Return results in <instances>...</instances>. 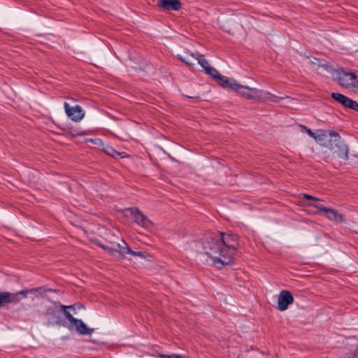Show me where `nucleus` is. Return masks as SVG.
<instances>
[{"instance_id":"9d476101","label":"nucleus","mask_w":358,"mask_h":358,"mask_svg":"<svg viewBox=\"0 0 358 358\" xmlns=\"http://www.w3.org/2000/svg\"><path fill=\"white\" fill-rule=\"evenodd\" d=\"M331 97L341 104H342L343 106L346 108H349L351 109H353L355 110L358 111V103L355 101L352 100L349 97L340 94V93H336L333 92L331 94Z\"/></svg>"},{"instance_id":"f257e3e1","label":"nucleus","mask_w":358,"mask_h":358,"mask_svg":"<svg viewBox=\"0 0 358 358\" xmlns=\"http://www.w3.org/2000/svg\"><path fill=\"white\" fill-rule=\"evenodd\" d=\"M192 245L200 261L222 268L233 262L238 243L236 236L221 233L203 242H193Z\"/></svg>"},{"instance_id":"f8f14e48","label":"nucleus","mask_w":358,"mask_h":358,"mask_svg":"<svg viewBox=\"0 0 358 358\" xmlns=\"http://www.w3.org/2000/svg\"><path fill=\"white\" fill-rule=\"evenodd\" d=\"M310 206H313L317 208L319 210L324 212L325 216L330 220L336 221L337 222L343 221V215L338 213L336 210L332 208H324L317 204H310Z\"/></svg>"},{"instance_id":"b1692460","label":"nucleus","mask_w":358,"mask_h":358,"mask_svg":"<svg viewBox=\"0 0 358 358\" xmlns=\"http://www.w3.org/2000/svg\"><path fill=\"white\" fill-rule=\"evenodd\" d=\"M310 62L313 63V64H315V62L313 60H311V59H310Z\"/></svg>"},{"instance_id":"6ab92c4d","label":"nucleus","mask_w":358,"mask_h":358,"mask_svg":"<svg viewBox=\"0 0 358 358\" xmlns=\"http://www.w3.org/2000/svg\"><path fill=\"white\" fill-rule=\"evenodd\" d=\"M303 197L304 199H312V200H315V201H319L320 199L317 197H315V196H313L311 195H309V194H304L303 195Z\"/></svg>"},{"instance_id":"f3484780","label":"nucleus","mask_w":358,"mask_h":358,"mask_svg":"<svg viewBox=\"0 0 358 358\" xmlns=\"http://www.w3.org/2000/svg\"><path fill=\"white\" fill-rule=\"evenodd\" d=\"M39 289H40V288L22 290V291H20V292H17L15 294H12L16 296L15 301V302H18V301H20V299L17 298V296L19 295L22 296L23 298H27L29 294H35L37 292H38Z\"/></svg>"},{"instance_id":"9b49d317","label":"nucleus","mask_w":358,"mask_h":358,"mask_svg":"<svg viewBox=\"0 0 358 358\" xmlns=\"http://www.w3.org/2000/svg\"><path fill=\"white\" fill-rule=\"evenodd\" d=\"M293 301L294 298L291 293L288 291L282 290L278 296V308L280 311H284L287 309L289 305L292 303Z\"/></svg>"},{"instance_id":"4be33fe9","label":"nucleus","mask_w":358,"mask_h":358,"mask_svg":"<svg viewBox=\"0 0 358 358\" xmlns=\"http://www.w3.org/2000/svg\"><path fill=\"white\" fill-rule=\"evenodd\" d=\"M87 141H91V142L96 143V141H101V140L100 139H95V140L90 139Z\"/></svg>"},{"instance_id":"5701e85b","label":"nucleus","mask_w":358,"mask_h":358,"mask_svg":"<svg viewBox=\"0 0 358 358\" xmlns=\"http://www.w3.org/2000/svg\"><path fill=\"white\" fill-rule=\"evenodd\" d=\"M322 67L326 70H328V66L327 65H322Z\"/></svg>"},{"instance_id":"2eb2a0df","label":"nucleus","mask_w":358,"mask_h":358,"mask_svg":"<svg viewBox=\"0 0 358 358\" xmlns=\"http://www.w3.org/2000/svg\"><path fill=\"white\" fill-rule=\"evenodd\" d=\"M335 149L332 150L334 152L337 153V155L339 158L346 160L348 158V146L343 143L342 138H341V143L338 145L334 144Z\"/></svg>"},{"instance_id":"0eeeda50","label":"nucleus","mask_w":358,"mask_h":358,"mask_svg":"<svg viewBox=\"0 0 358 358\" xmlns=\"http://www.w3.org/2000/svg\"><path fill=\"white\" fill-rule=\"evenodd\" d=\"M64 108L67 117L73 122H80L85 117V110L80 106H71L67 102H64Z\"/></svg>"},{"instance_id":"1a4fd4ad","label":"nucleus","mask_w":358,"mask_h":358,"mask_svg":"<svg viewBox=\"0 0 358 358\" xmlns=\"http://www.w3.org/2000/svg\"><path fill=\"white\" fill-rule=\"evenodd\" d=\"M129 210L134 221L141 227L150 229L152 226V222L138 209L131 208Z\"/></svg>"},{"instance_id":"dca6fc26","label":"nucleus","mask_w":358,"mask_h":358,"mask_svg":"<svg viewBox=\"0 0 358 358\" xmlns=\"http://www.w3.org/2000/svg\"><path fill=\"white\" fill-rule=\"evenodd\" d=\"M15 298L16 296L11 294V293L0 292V307L15 301Z\"/></svg>"},{"instance_id":"4468645a","label":"nucleus","mask_w":358,"mask_h":358,"mask_svg":"<svg viewBox=\"0 0 358 358\" xmlns=\"http://www.w3.org/2000/svg\"><path fill=\"white\" fill-rule=\"evenodd\" d=\"M197 55L199 53H189V52H185L183 55H177V58L185 63L188 66H193L196 62Z\"/></svg>"},{"instance_id":"412c9836","label":"nucleus","mask_w":358,"mask_h":358,"mask_svg":"<svg viewBox=\"0 0 358 358\" xmlns=\"http://www.w3.org/2000/svg\"><path fill=\"white\" fill-rule=\"evenodd\" d=\"M55 309H53V308H49V309L48 310V314L54 315V314H55Z\"/></svg>"},{"instance_id":"ddd939ff","label":"nucleus","mask_w":358,"mask_h":358,"mask_svg":"<svg viewBox=\"0 0 358 358\" xmlns=\"http://www.w3.org/2000/svg\"><path fill=\"white\" fill-rule=\"evenodd\" d=\"M158 5L167 10H178L180 8V3L178 0H159Z\"/></svg>"},{"instance_id":"7ed1b4c3","label":"nucleus","mask_w":358,"mask_h":358,"mask_svg":"<svg viewBox=\"0 0 358 358\" xmlns=\"http://www.w3.org/2000/svg\"><path fill=\"white\" fill-rule=\"evenodd\" d=\"M315 141L321 145L327 147L330 150H334V143L336 145L341 143V136L335 131L320 130L316 133Z\"/></svg>"},{"instance_id":"f03ea898","label":"nucleus","mask_w":358,"mask_h":358,"mask_svg":"<svg viewBox=\"0 0 358 358\" xmlns=\"http://www.w3.org/2000/svg\"><path fill=\"white\" fill-rule=\"evenodd\" d=\"M221 79L222 80V82L221 83V86L222 87L231 89L246 99L266 101L270 100L273 96V95L268 91L241 85L233 78H227Z\"/></svg>"},{"instance_id":"20e7f679","label":"nucleus","mask_w":358,"mask_h":358,"mask_svg":"<svg viewBox=\"0 0 358 358\" xmlns=\"http://www.w3.org/2000/svg\"><path fill=\"white\" fill-rule=\"evenodd\" d=\"M71 308V306H61V310L71 323V326L68 327L69 329L75 328L76 331L82 335H89L93 331V329L87 327V326L79 319L75 318L66 309Z\"/></svg>"},{"instance_id":"a211bd4d","label":"nucleus","mask_w":358,"mask_h":358,"mask_svg":"<svg viewBox=\"0 0 358 358\" xmlns=\"http://www.w3.org/2000/svg\"><path fill=\"white\" fill-rule=\"evenodd\" d=\"M103 151L107 153L108 155L112 156L113 157H117L120 155V153L116 151L113 147L110 145H106L103 148Z\"/></svg>"},{"instance_id":"6e6552de","label":"nucleus","mask_w":358,"mask_h":358,"mask_svg":"<svg viewBox=\"0 0 358 358\" xmlns=\"http://www.w3.org/2000/svg\"><path fill=\"white\" fill-rule=\"evenodd\" d=\"M196 62L203 68L205 73L208 75H210L214 78L218 80L220 85H221V83L222 80L221 78H227V77L222 76L218 71L215 68L210 66L209 65L208 62L203 57V55L199 54L197 55Z\"/></svg>"},{"instance_id":"aec40b11","label":"nucleus","mask_w":358,"mask_h":358,"mask_svg":"<svg viewBox=\"0 0 358 358\" xmlns=\"http://www.w3.org/2000/svg\"><path fill=\"white\" fill-rule=\"evenodd\" d=\"M307 133H308V134L310 136H311V137H313V138H314L315 139L316 134H315L314 132H313L310 129H307Z\"/></svg>"},{"instance_id":"39448f33","label":"nucleus","mask_w":358,"mask_h":358,"mask_svg":"<svg viewBox=\"0 0 358 358\" xmlns=\"http://www.w3.org/2000/svg\"><path fill=\"white\" fill-rule=\"evenodd\" d=\"M337 76L338 83L342 87L346 88H350L351 87H355V84L357 83L358 76L353 72L341 69L337 71Z\"/></svg>"},{"instance_id":"423d86ee","label":"nucleus","mask_w":358,"mask_h":358,"mask_svg":"<svg viewBox=\"0 0 358 358\" xmlns=\"http://www.w3.org/2000/svg\"><path fill=\"white\" fill-rule=\"evenodd\" d=\"M103 248L110 251L117 252L122 257H124L127 254H130L134 256L145 258V255L142 252H134L131 250L124 240H121V243H120L112 244L111 246H103Z\"/></svg>"}]
</instances>
